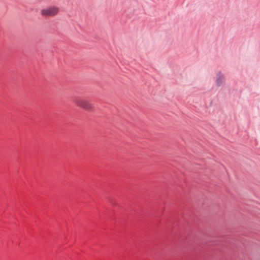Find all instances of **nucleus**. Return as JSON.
<instances>
[{
  "label": "nucleus",
  "mask_w": 260,
  "mask_h": 260,
  "mask_svg": "<svg viewBox=\"0 0 260 260\" xmlns=\"http://www.w3.org/2000/svg\"><path fill=\"white\" fill-rule=\"evenodd\" d=\"M74 103L79 107L86 110L90 111L92 109V105L87 101L83 99L75 98L73 99Z\"/></svg>",
  "instance_id": "f257e3e1"
},
{
  "label": "nucleus",
  "mask_w": 260,
  "mask_h": 260,
  "mask_svg": "<svg viewBox=\"0 0 260 260\" xmlns=\"http://www.w3.org/2000/svg\"><path fill=\"white\" fill-rule=\"evenodd\" d=\"M59 12V8L53 6L43 9L41 11V14L45 17H53L56 15Z\"/></svg>",
  "instance_id": "f03ea898"
},
{
  "label": "nucleus",
  "mask_w": 260,
  "mask_h": 260,
  "mask_svg": "<svg viewBox=\"0 0 260 260\" xmlns=\"http://www.w3.org/2000/svg\"><path fill=\"white\" fill-rule=\"evenodd\" d=\"M225 82V78L223 74L218 72L216 76V85L219 87L223 85Z\"/></svg>",
  "instance_id": "7ed1b4c3"
}]
</instances>
